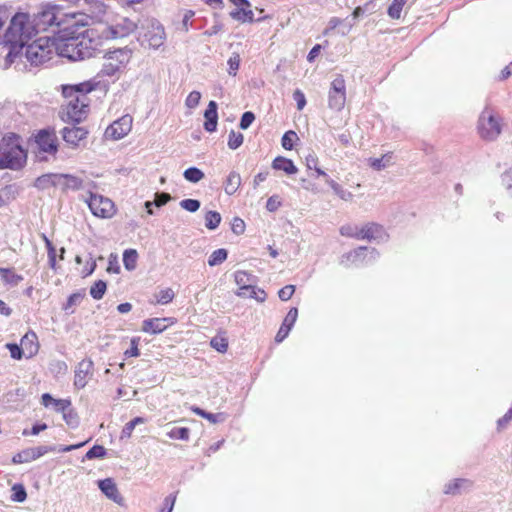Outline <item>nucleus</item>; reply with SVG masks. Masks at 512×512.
I'll use <instances>...</instances> for the list:
<instances>
[{
    "mask_svg": "<svg viewBox=\"0 0 512 512\" xmlns=\"http://www.w3.org/2000/svg\"><path fill=\"white\" fill-rule=\"evenodd\" d=\"M37 34H4L7 38L4 45L9 46V52L6 55V68L15 63L17 58L23 56L33 66H39L49 61L53 54L57 53L56 39L43 36L32 39Z\"/></svg>",
    "mask_w": 512,
    "mask_h": 512,
    "instance_id": "nucleus-1",
    "label": "nucleus"
},
{
    "mask_svg": "<svg viewBox=\"0 0 512 512\" xmlns=\"http://www.w3.org/2000/svg\"><path fill=\"white\" fill-rule=\"evenodd\" d=\"M59 9L60 6L56 4L43 5L41 12L33 19V32H44L52 26L58 27V32H72V30L86 27L91 20L86 13L81 12L65 14L59 19L56 15Z\"/></svg>",
    "mask_w": 512,
    "mask_h": 512,
    "instance_id": "nucleus-2",
    "label": "nucleus"
},
{
    "mask_svg": "<svg viewBox=\"0 0 512 512\" xmlns=\"http://www.w3.org/2000/svg\"><path fill=\"white\" fill-rule=\"evenodd\" d=\"M100 45V35L90 37V34H70L58 42L57 54L72 61L84 60L95 56Z\"/></svg>",
    "mask_w": 512,
    "mask_h": 512,
    "instance_id": "nucleus-3",
    "label": "nucleus"
},
{
    "mask_svg": "<svg viewBox=\"0 0 512 512\" xmlns=\"http://www.w3.org/2000/svg\"><path fill=\"white\" fill-rule=\"evenodd\" d=\"M94 90V84L83 82L75 85L63 86V95L69 99L63 117L68 120L79 123L88 113L89 99L87 94Z\"/></svg>",
    "mask_w": 512,
    "mask_h": 512,
    "instance_id": "nucleus-4",
    "label": "nucleus"
},
{
    "mask_svg": "<svg viewBox=\"0 0 512 512\" xmlns=\"http://www.w3.org/2000/svg\"><path fill=\"white\" fill-rule=\"evenodd\" d=\"M27 159L25 150L17 137H4L0 142V169H19Z\"/></svg>",
    "mask_w": 512,
    "mask_h": 512,
    "instance_id": "nucleus-5",
    "label": "nucleus"
},
{
    "mask_svg": "<svg viewBox=\"0 0 512 512\" xmlns=\"http://www.w3.org/2000/svg\"><path fill=\"white\" fill-rule=\"evenodd\" d=\"M501 118L493 108L486 106L478 118L477 130L485 141L496 140L502 132Z\"/></svg>",
    "mask_w": 512,
    "mask_h": 512,
    "instance_id": "nucleus-6",
    "label": "nucleus"
},
{
    "mask_svg": "<svg viewBox=\"0 0 512 512\" xmlns=\"http://www.w3.org/2000/svg\"><path fill=\"white\" fill-rule=\"evenodd\" d=\"M132 52L128 48H120L105 54V62L101 69L103 76H115L122 71L131 59Z\"/></svg>",
    "mask_w": 512,
    "mask_h": 512,
    "instance_id": "nucleus-7",
    "label": "nucleus"
},
{
    "mask_svg": "<svg viewBox=\"0 0 512 512\" xmlns=\"http://www.w3.org/2000/svg\"><path fill=\"white\" fill-rule=\"evenodd\" d=\"M85 445V442L68 446H38L27 448L13 457L14 463H27L40 458L49 452H69Z\"/></svg>",
    "mask_w": 512,
    "mask_h": 512,
    "instance_id": "nucleus-8",
    "label": "nucleus"
},
{
    "mask_svg": "<svg viewBox=\"0 0 512 512\" xmlns=\"http://www.w3.org/2000/svg\"><path fill=\"white\" fill-rule=\"evenodd\" d=\"M379 257V253L374 248L359 247L341 257L340 264L349 267L362 266L373 263Z\"/></svg>",
    "mask_w": 512,
    "mask_h": 512,
    "instance_id": "nucleus-9",
    "label": "nucleus"
},
{
    "mask_svg": "<svg viewBox=\"0 0 512 512\" xmlns=\"http://www.w3.org/2000/svg\"><path fill=\"white\" fill-rule=\"evenodd\" d=\"M87 202L93 215L99 218H111L115 214V205L112 200L99 194L92 193L90 190Z\"/></svg>",
    "mask_w": 512,
    "mask_h": 512,
    "instance_id": "nucleus-10",
    "label": "nucleus"
},
{
    "mask_svg": "<svg viewBox=\"0 0 512 512\" xmlns=\"http://www.w3.org/2000/svg\"><path fill=\"white\" fill-rule=\"evenodd\" d=\"M346 103V85L341 75H338L330 85L328 92V107L334 111H341Z\"/></svg>",
    "mask_w": 512,
    "mask_h": 512,
    "instance_id": "nucleus-11",
    "label": "nucleus"
},
{
    "mask_svg": "<svg viewBox=\"0 0 512 512\" xmlns=\"http://www.w3.org/2000/svg\"><path fill=\"white\" fill-rule=\"evenodd\" d=\"M132 121L133 119L130 115L122 116L107 127L105 137L112 140L122 139L131 131Z\"/></svg>",
    "mask_w": 512,
    "mask_h": 512,
    "instance_id": "nucleus-12",
    "label": "nucleus"
},
{
    "mask_svg": "<svg viewBox=\"0 0 512 512\" xmlns=\"http://www.w3.org/2000/svg\"><path fill=\"white\" fill-rule=\"evenodd\" d=\"M35 142L41 152L54 155L58 150L57 136L53 130H40L35 137Z\"/></svg>",
    "mask_w": 512,
    "mask_h": 512,
    "instance_id": "nucleus-13",
    "label": "nucleus"
},
{
    "mask_svg": "<svg viewBox=\"0 0 512 512\" xmlns=\"http://www.w3.org/2000/svg\"><path fill=\"white\" fill-rule=\"evenodd\" d=\"M94 363L91 359H84L78 363L75 369L74 386L83 389L93 376Z\"/></svg>",
    "mask_w": 512,
    "mask_h": 512,
    "instance_id": "nucleus-14",
    "label": "nucleus"
},
{
    "mask_svg": "<svg viewBox=\"0 0 512 512\" xmlns=\"http://www.w3.org/2000/svg\"><path fill=\"white\" fill-rule=\"evenodd\" d=\"M230 2L234 5V9L229 13L232 19L242 23L254 20L251 4L248 0H230Z\"/></svg>",
    "mask_w": 512,
    "mask_h": 512,
    "instance_id": "nucleus-15",
    "label": "nucleus"
},
{
    "mask_svg": "<svg viewBox=\"0 0 512 512\" xmlns=\"http://www.w3.org/2000/svg\"><path fill=\"white\" fill-rule=\"evenodd\" d=\"M33 31V20L25 12H17L10 20V25L6 32H29Z\"/></svg>",
    "mask_w": 512,
    "mask_h": 512,
    "instance_id": "nucleus-16",
    "label": "nucleus"
},
{
    "mask_svg": "<svg viewBox=\"0 0 512 512\" xmlns=\"http://www.w3.org/2000/svg\"><path fill=\"white\" fill-rule=\"evenodd\" d=\"M98 487L101 492L110 500L120 506H124V498L119 493L116 483L111 478L98 481Z\"/></svg>",
    "mask_w": 512,
    "mask_h": 512,
    "instance_id": "nucleus-17",
    "label": "nucleus"
},
{
    "mask_svg": "<svg viewBox=\"0 0 512 512\" xmlns=\"http://www.w3.org/2000/svg\"><path fill=\"white\" fill-rule=\"evenodd\" d=\"M59 186H62L63 189H71V190H82L88 189L90 187V182L85 181L83 178L70 175V174H58Z\"/></svg>",
    "mask_w": 512,
    "mask_h": 512,
    "instance_id": "nucleus-18",
    "label": "nucleus"
},
{
    "mask_svg": "<svg viewBox=\"0 0 512 512\" xmlns=\"http://www.w3.org/2000/svg\"><path fill=\"white\" fill-rule=\"evenodd\" d=\"M473 481L466 478H457L445 484L443 492L447 495H457L461 492L470 491Z\"/></svg>",
    "mask_w": 512,
    "mask_h": 512,
    "instance_id": "nucleus-19",
    "label": "nucleus"
},
{
    "mask_svg": "<svg viewBox=\"0 0 512 512\" xmlns=\"http://www.w3.org/2000/svg\"><path fill=\"white\" fill-rule=\"evenodd\" d=\"M297 317H298V309L295 307L291 308L288 311L279 331L276 334L275 341L277 343L282 342L288 336L290 330L292 329L293 325L295 324V322L297 320Z\"/></svg>",
    "mask_w": 512,
    "mask_h": 512,
    "instance_id": "nucleus-20",
    "label": "nucleus"
},
{
    "mask_svg": "<svg viewBox=\"0 0 512 512\" xmlns=\"http://www.w3.org/2000/svg\"><path fill=\"white\" fill-rule=\"evenodd\" d=\"M20 346L22 347L26 358H32L35 356L39 350L38 337L36 333L33 331L27 332L21 338Z\"/></svg>",
    "mask_w": 512,
    "mask_h": 512,
    "instance_id": "nucleus-21",
    "label": "nucleus"
},
{
    "mask_svg": "<svg viewBox=\"0 0 512 512\" xmlns=\"http://www.w3.org/2000/svg\"><path fill=\"white\" fill-rule=\"evenodd\" d=\"M86 135L87 130L83 127L71 126L62 130L64 141L73 146H77L81 140L86 138Z\"/></svg>",
    "mask_w": 512,
    "mask_h": 512,
    "instance_id": "nucleus-22",
    "label": "nucleus"
},
{
    "mask_svg": "<svg viewBox=\"0 0 512 512\" xmlns=\"http://www.w3.org/2000/svg\"><path fill=\"white\" fill-rule=\"evenodd\" d=\"M137 41L145 49H158L164 44L165 34H139Z\"/></svg>",
    "mask_w": 512,
    "mask_h": 512,
    "instance_id": "nucleus-23",
    "label": "nucleus"
},
{
    "mask_svg": "<svg viewBox=\"0 0 512 512\" xmlns=\"http://www.w3.org/2000/svg\"><path fill=\"white\" fill-rule=\"evenodd\" d=\"M205 122L204 129L207 132H214L217 128L218 121V113H217V103L215 101H210L205 112H204Z\"/></svg>",
    "mask_w": 512,
    "mask_h": 512,
    "instance_id": "nucleus-24",
    "label": "nucleus"
},
{
    "mask_svg": "<svg viewBox=\"0 0 512 512\" xmlns=\"http://www.w3.org/2000/svg\"><path fill=\"white\" fill-rule=\"evenodd\" d=\"M166 321V318L146 319L142 323V331L151 334L161 333L167 328Z\"/></svg>",
    "mask_w": 512,
    "mask_h": 512,
    "instance_id": "nucleus-25",
    "label": "nucleus"
},
{
    "mask_svg": "<svg viewBox=\"0 0 512 512\" xmlns=\"http://www.w3.org/2000/svg\"><path fill=\"white\" fill-rule=\"evenodd\" d=\"M272 168L283 171L288 175H293L298 172V168L295 166L293 161L282 156H278L273 160Z\"/></svg>",
    "mask_w": 512,
    "mask_h": 512,
    "instance_id": "nucleus-26",
    "label": "nucleus"
},
{
    "mask_svg": "<svg viewBox=\"0 0 512 512\" xmlns=\"http://www.w3.org/2000/svg\"><path fill=\"white\" fill-rule=\"evenodd\" d=\"M240 185H241L240 174L235 171H232L229 173V175L225 181V185H224L225 192L228 195H233L234 193H236V191L238 190Z\"/></svg>",
    "mask_w": 512,
    "mask_h": 512,
    "instance_id": "nucleus-27",
    "label": "nucleus"
},
{
    "mask_svg": "<svg viewBox=\"0 0 512 512\" xmlns=\"http://www.w3.org/2000/svg\"><path fill=\"white\" fill-rule=\"evenodd\" d=\"M58 174H45L36 179L35 186L39 189H46L50 186H59Z\"/></svg>",
    "mask_w": 512,
    "mask_h": 512,
    "instance_id": "nucleus-28",
    "label": "nucleus"
},
{
    "mask_svg": "<svg viewBox=\"0 0 512 512\" xmlns=\"http://www.w3.org/2000/svg\"><path fill=\"white\" fill-rule=\"evenodd\" d=\"M87 3L90 4V11L92 13V15H89V17L91 18V20L89 21V24L87 26H89L90 24L94 23L95 21H99L100 20V16L102 14L105 13L106 11V8L104 6L103 3L97 1V0H85ZM88 16V14H86Z\"/></svg>",
    "mask_w": 512,
    "mask_h": 512,
    "instance_id": "nucleus-29",
    "label": "nucleus"
},
{
    "mask_svg": "<svg viewBox=\"0 0 512 512\" xmlns=\"http://www.w3.org/2000/svg\"><path fill=\"white\" fill-rule=\"evenodd\" d=\"M0 274H1L2 280L6 284H9L12 286L18 285L23 280L22 275L14 273L13 270L9 269V268L0 267Z\"/></svg>",
    "mask_w": 512,
    "mask_h": 512,
    "instance_id": "nucleus-30",
    "label": "nucleus"
},
{
    "mask_svg": "<svg viewBox=\"0 0 512 512\" xmlns=\"http://www.w3.org/2000/svg\"><path fill=\"white\" fill-rule=\"evenodd\" d=\"M365 232L368 235L367 240L369 241L382 239L385 235L383 227L376 223L366 224Z\"/></svg>",
    "mask_w": 512,
    "mask_h": 512,
    "instance_id": "nucleus-31",
    "label": "nucleus"
},
{
    "mask_svg": "<svg viewBox=\"0 0 512 512\" xmlns=\"http://www.w3.org/2000/svg\"><path fill=\"white\" fill-rule=\"evenodd\" d=\"M249 277L250 275L245 271H237L235 273V282L239 286V296L247 295V291L244 289V287H253L249 284Z\"/></svg>",
    "mask_w": 512,
    "mask_h": 512,
    "instance_id": "nucleus-32",
    "label": "nucleus"
},
{
    "mask_svg": "<svg viewBox=\"0 0 512 512\" xmlns=\"http://www.w3.org/2000/svg\"><path fill=\"white\" fill-rule=\"evenodd\" d=\"M326 183L332 188L334 193L339 196L344 201H351L353 199V194L347 190H344L337 182L332 180L331 178L326 179Z\"/></svg>",
    "mask_w": 512,
    "mask_h": 512,
    "instance_id": "nucleus-33",
    "label": "nucleus"
},
{
    "mask_svg": "<svg viewBox=\"0 0 512 512\" xmlns=\"http://www.w3.org/2000/svg\"><path fill=\"white\" fill-rule=\"evenodd\" d=\"M138 254L134 249L125 250L123 253V263L127 270L132 271L136 268Z\"/></svg>",
    "mask_w": 512,
    "mask_h": 512,
    "instance_id": "nucleus-34",
    "label": "nucleus"
},
{
    "mask_svg": "<svg viewBox=\"0 0 512 512\" xmlns=\"http://www.w3.org/2000/svg\"><path fill=\"white\" fill-rule=\"evenodd\" d=\"M228 256V252L224 248L217 249L211 253L208 259V265L213 267L223 263Z\"/></svg>",
    "mask_w": 512,
    "mask_h": 512,
    "instance_id": "nucleus-35",
    "label": "nucleus"
},
{
    "mask_svg": "<svg viewBox=\"0 0 512 512\" xmlns=\"http://www.w3.org/2000/svg\"><path fill=\"white\" fill-rule=\"evenodd\" d=\"M392 155L390 153L384 154L381 158H371L369 160L370 166L380 171L386 167H388L391 164Z\"/></svg>",
    "mask_w": 512,
    "mask_h": 512,
    "instance_id": "nucleus-36",
    "label": "nucleus"
},
{
    "mask_svg": "<svg viewBox=\"0 0 512 512\" xmlns=\"http://www.w3.org/2000/svg\"><path fill=\"white\" fill-rule=\"evenodd\" d=\"M409 0H393L392 4L388 8V15L392 19H399L403 8L406 6Z\"/></svg>",
    "mask_w": 512,
    "mask_h": 512,
    "instance_id": "nucleus-37",
    "label": "nucleus"
},
{
    "mask_svg": "<svg viewBox=\"0 0 512 512\" xmlns=\"http://www.w3.org/2000/svg\"><path fill=\"white\" fill-rule=\"evenodd\" d=\"M194 12L186 11L183 15L181 26L177 29L179 30H189V29H200L199 26L196 25L197 19H193Z\"/></svg>",
    "mask_w": 512,
    "mask_h": 512,
    "instance_id": "nucleus-38",
    "label": "nucleus"
},
{
    "mask_svg": "<svg viewBox=\"0 0 512 512\" xmlns=\"http://www.w3.org/2000/svg\"><path fill=\"white\" fill-rule=\"evenodd\" d=\"M184 178L191 183H198L204 178V173L197 167H190L183 173Z\"/></svg>",
    "mask_w": 512,
    "mask_h": 512,
    "instance_id": "nucleus-39",
    "label": "nucleus"
},
{
    "mask_svg": "<svg viewBox=\"0 0 512 512\" xmlns=\"http://www.w3.org/2000/svg\"><path fill=\"white\" fill-rule=\"evenodd\" d=\"M221 222V215L216 211H208L205 215V226L209 230H215Z\"/></svg>",
    "mask_w": 512,
    "mask_h": 512,
    "instance_id": "nucleus-40",
    "label": "nucleus"
},
{
    "mask_svg": "<svg viewBox=\"0 0 512 512\" xmlns=\"http://www.w3.org/2000/svg\"><path fill=\"white\" fill-rule=\"evenodd\" d=\"M107 289L106 282L102 280L96 281L93 286L90 288V295L95 300H100L103 298Z\"/></svg>",
    "mask_w": 512,
    "mask_h": 512,
    "instance_id": "nucleus-41",
    "label": "nucleus"
},
{
    "mask_svg": "<svg viewBox=\"0 0 512 512\" xmlns=\"http://www.w3.org/2000/svg\"><path fill=\"white\" fill-rule=\"evenodd\" d=\"M145 422V419L142 417H136L125 424L121 432V438H129L135 429L136 425L142 424Z\"/></svg>",
    "mask_w": 512,
    "mask_h": 512,
    "instance_id": "nucleus-42",
    "label": "nucleus"
},
{
    "mask_svg": "<svg viewBox=\"0 0 512 512\" xmlns=\"http://www.w3.org/2000/svg\"><path fill=\"white\" fill-rule=\"evenodd\" d=\"M244 141V136L240 132H235L234 130H231L229 133V139H228V147L232 150H236L239 148Z\"/></svg>",
    "mask_w": 512,
    "mask_h": 512,
    "instance_id": "nucleus-43",
    "label": "nucleus"
},
{
    "mask_svg": "<svg viewBox=\"0 0 512 512\" xmlns=\"http://www.w3.org/2000/svg\"><path fill=\"white\" fill-rule=\"evenodd\" d=\"M296 140H298V136H297L296 132L289 130L284 133V135L281 139L282 147L286 150H292L294 147V142Z\"/></svg>",
    "mask_w": 512,
    "mask_h": 512,
    "instance_id": "nucleus-44",
    "label": "nucleus"
},
{
    "mask_svg": "<svg viewBox=\"0 0 512 512\" xmlns=\"http://www.w3.org/2000/svg\"><path fill=\"white\" fill-rule=\"evenodd\" d=\"M210 345L216 351L220 353H225L228 349V340L225 337L216 336L211 339Z\"/></svg>",
    "mask_w": 512,
    "mask_h": 512,
    "instance_id": "nucleus-45",
    "label": "nucleus"
},
{
    "mask_svg": "<svg viewBox=\"0 0 512 512\" xmlns=\"http://www.w3.org/2000/svg\"><path fill=\"white\" fill-rule=\"evenodd\" d=\"M375 11H376L375 0H370L367 3H365L363 6L357 7L353 12V16H354V18H357L365 13L372 14Z\"/></svg>",
    "mask_w": 512,
    "mask_h": 512,
    "instance_id": "nucleus-46",
    "label": "nucleus"
},
{
    "mask_svg": "<svg viewBox=\"0 0 512 512\" xmlns=\"http://www.w3.org/2000/svg\"><path fill=\"white\" fill-rule=\"evenodd\" d=\"M190 431L186 427H175L170 432H168V436L171 439H179L187 441L189 439Z\"/></svg>",
    "mask_w": 512,
    "mask_h": 512,
    "instance_id": "nucleus-47",
    "label": "nucleus"
},
{
    "mask_svg": "<svg viewBox=\"0 0 512 512\" xmlns=\"http://www.w3.org/2000/svg\"><path fill=\"white\" fill-rule=\"evenodd\" d=\"M174 296V291L171 288H165L156 294V300L160 304H168L173 300Z\"/></svg>",
    "mask_w": 512,
    "mask_h": 512,
    "instance_id": "nucleus-48",
    "label": "nucleus"
},
{
    "mask_svg": "<svg viewBox=\"0 0 512 512\" xmlns=\"http://www.w3.org/2000/svg\"><path fill=\"white\" fill-rule=\"evenodd\" d=\"M42 399V404L45 406V407H48L50 405H54V406H58V405H63V406H70V401L69 400H64V399H54L49 393H44L41 397Z\"/></svg>",
    "mask_w": 512,
    "mask_h": 512,
    "instance_id": "nucleus-49",
    "label": "nucleus"
},
{
    "mask_svg": "<svg viewBox=\"0 0 512 512\" xmlns=\"http://www.w3.org/2000/svg\"><path fill=\"white\" fill-rule=\"evenodd\" d=\"M106 449L101 445H94L89 449L85 455V459L91 460L95 458H104L106 456Z\"/></svg>",
    "mask_w": 512,
    "mask_h": 512,
    "instance_id": "nucleus-50",
    "label": "nucleus"
},
{
    "mask_svg": "<svg viewBox=\"0 0 512 512\" xmlns=\"http://www.w3.org/2000/svg\"><path fill=\"white\" fill-rule=\"evenodd\" d=\"M12 496H11V499L15 502H23L25 501L26 497H27V493H26V490L24 488L23 485L21 484H15L13 487H12Z\"/></svg>",
    "mask_w": 512,
    "mask_h": 512,
    "instance_id": "nucleus-51",
    "label": "nucleus"
},
{
    "mask_svg": "<svg viewBox=\"0 0 512 512\" xmlns=\"http://www.w3.org/2000/svg\"><path fill=\"white\" fill-rule=\"evenodd\" d=\"M84 296H85V294L82 292H76V293L71 294L68 297V300H67L66 304L64 305L63 309L65 311H69L73 306L79 305L80 302L83 300Z\"/></svg>",
    "mask_w": 512,
    "mask_h": 512,
    "instance_id": "nucleus-52",
    "label": "nucleus"
},
{
    "mask_svg": "<svg viewBox=\"0 0 512 512\" xmlns=\"http://www.w3.org/2000/svg\"><path fill=\"white\" fill-rule=\"evenodd\" d=\"M43 240L45 242L47 252H48V261L51 268H55L56 265V250L53 246L52 242L44 235Z\"/></svg>",
    "mask_w": 512,
    "mask_h": 512,
    "instance_id": "nucleus-53",
    "label": "nucleus"
},
{
    "mask_svg": "<svg viewBox=\"0 0 512 512\" xmlns=\"http://www.w3.org/2000/svg\"><path fill=\"white\" fill-rule=\"evenodd\" d=\"M247 291V295L245 297H250L256 299L258 302H264L266 299V293L264 290L257 289L256 287H244Z\"/></svg>",
    "mask_w": 512,
    "mask_h": 512,
    "instance_id": "nucleus-54",
    "label": "nucleus"
},
{
    "mask_svg": "<svg viewBox=\"0 0 512 512\" xmlns=\"http://www.w3.org/2000/svg\"><path fill=\"white\" fill-rule=\"evenodd\" d=\"M180 207L189 212H196L200 208V201L196 199H184L179 203Z\"/></svg>",
    "mask_w": 512,
    "mask_h": 512,
    "instance_id": "nucleus-55",
    "label": "nucleus"
},
{
    "mask_svg": "<svg viewBox=\"0 0 512 512\" xmlns=\"http://www.w3.org/2000/svg\"><path fill=\"white\" fill-rule=\"evenodd\" d=\"M6 348L9 350L10 355L15 360H20L22 357H25V353L22 347L15 343H7Z\"/></svg>",
    "mask_w": 512,
    "mask_h": 512,
    "instance_id": "nucleus-56",
    "label": "nucleus"
},
{
    "mask_svg": "<svg viewBox=\"0 0 512 512\" xmlns=\"http://www.w3.org/2000/svg\"><path fill=\"white\" fill-rule=\"evenodd\" d=\"M229 75L235 76L240 66V56L237 53H233L228 59Z\"/></svg>",
    "mask_w": 512,
    "mask_h": 512,
    "instance_id": "nucleus-57",
    "label": "nucleus"
},
{
    "mask_svg": "<svg viewBox=\"0 0 512 512\" xmlns=\"http://www.w3.org/2000/svg\"><path fill=\"white\" fill-rule=\"evenodd\" d=\"M200 99H201V93L198 91H192L187 96V98L185 100V105L188 108L193 109L198 106Z\"/></svg>",
    "mask_w": 512,
    "mask_h": 512,
    "instance_id": "nucleus-58",
    "label": "nucleus"
},
{
    "mask_svg": "<svg viewBox=\"0 0 512 512\" xmlns=\"http://www.w3.org/2000/svg\"><path fill=\"white\" fill-rule=\"evenodd\" d=\"M254 120H255L254 113L251 111H247V112L243 113V115L240 119L239 127L243 130H246L250 127V125L253 123Z\"/></svg>",
    "mask_w": 512,
    "mask_h": 512,
    "instance_id": "nucleus-59",
    "label": "nucleus"
},
{
    "mask_svg": "<svg viewBox=\"0 0 512 512\" xmlns=\"http://www.w3.org/2000/svg\"><path fill=\"white\" fill-rule=\"evenodd\" d=\"M502 184L509 195L512 196V167L502 174Z\"/></svg>",
    "mask_w": 512,
    "mask_h": 512,
    "instance_id": "nucleus-60",
    "label": "nucleus"
},
{
    "mask_svg": "<svg viewBox=\"0 0 512 512\" xmlns=\"http://www.w3.org/2000/svg\"><path fill=\"white\" fill-rule=\"evenodd\" d=\"M295 292L294 285H286L282 289L279 290L278 296L282 301L289 300Z\"/></svg>",
    "mask_w": 512,
    "mask_h": 512,
    "instance_id": "nucleus-61",
    "label": "nucleus"
},
{
    "mask_svg": "<svg viewBox=\"0 0 512 512\" xmlns=\"http://www.w3.org/2000/svg\"><path fill=\"white\" fill-rule=\"evenodd\" d=\"M171 200V196L165 192L155 193V199L153 201L156 207H161Z\"/></svg>",
    "mask_w": 512,
    "mask_h": 512,
    "instance_id": "nucleus-62",
    "label": "nucleus"
},
{
    "mask_svg": "<svg viewBox=\"0 0 512 512\" xmlns=\"http://www.w3.org/2000/svg\"><path fill=\"white\" fill-rule=\"evenodd\" d=\"M293 99L296 101L297 109L300 111L303 110L306 105V98L304 93L301 90L296 89L293 93Z\"/></svg>",
    "mask_w": 512,
    "mask_h": 512,
    "instance_id": "nucleus-63",
    "label": "nucleus"
},
{
    "mask_svg": "<svg viewBox=\"0 0 512 512\" xmlns=\"http://www.w3.org/2000/svg\"><path fill=\"white\" fill-rule=\"evenodd\" d=\"M176 496L169 495L164 499V507L159 510V512H172L174 504H175Z\"/></svg>",
    "mask_w": 512,
    "mask_h": 512,
    "instance_id": "nucleus-64",
    "label": "nucleus"
}]
</instances>
